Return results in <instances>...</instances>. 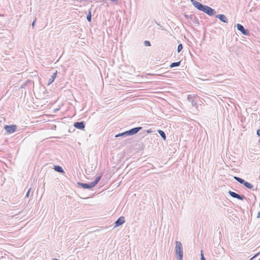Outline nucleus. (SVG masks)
Here are the masks:
<instances>
[{"mask_svg":"<svg viewBox=\"0 0 260 260\" xmlns=\"http://www.w3.org/2000/svg\"><path fill=\"white\" fill-rule=\"evenodd\" d=\"M228 193L233 198H236L239 200L242 201L246 199V197L244 195H240L232 191H229Z\"/></svg>","mask_w":260,"mask_h":260,"instance_id":"obj_7","label":"nucleus"},{"mask_svg":"<svg viewBox=\"0 0 260 260\" xmlns=\"http://www.w3.org/2000/svg\"><path fill=\"white\" fill-rule=\"evenodd\" d=\"M31 82V81L30 80H27V81H26L23 84H22L21 86V88H25V86H27V84L28 83H29L30 82Z\"/></svg>","mask_w":260,"mask_h":260,"instance_id":"obj_23","label":"nucleus"},{"mask_svg":"<svg viewBox=\"0 0 260 260\" xmlns=\"http://www.w3.org/2000/svg\"><path fill=\"white\" fill-rule=\"evenodd\" d=\"M54 169L55 171H56L57 172L61 173H64V170H63L62 167L59 166H54Z\"/></svg>","mask_w":260,"mask_h":260,"instance_id":"obj_16","label":"nucleus"},{"mask_svg":"<svg viewBox=\"0 0 260 260\" xmlns=\"http://www.w3.org/2000/svg\"><path fill=\"white\" fill-rule=\"evenodd\" d=\"M158 133L160 135L161 137L164 140H166V136L164 131L159 129V130H158Z\"/></svg>","mask_w":260,"mask_h":260,"instance_id":"obj_19","label":"nucleus"},{"mask_svg":"<svg viewBox=\"0 0 260 260\" xmlns=\"http://www.w3.org/2000/svg\"><path fill=\"white\" fill-rule=\"evenodd\" d=\"M36 20H37V18H35V20H34V21L32 22V27L34 28V26H35V23H36Z\"/></svg>","mask_w":260,"mask_h":260,"instance_id":"obj_28","label":"nucleus"},{"mask_svg":"<svg viewBox=\"0 0 260 260\" xmlns=\"http://www.w3.org/2000/svg\"><path fill=\"white\" fill-rule=\"evenodd\" d=\"M175 250L178 260H182L183 250L182 243L180 241H176Z\"/></svg>","mask_w":260,"mask_h":260,"instance_id":"obj_2","label":"nucleus"},{"mask_svg":"<svg viewBox=\"0 0 260 260\" xmlns=\"http://www.w3.org/2000/svg\"><path fill=\"white\" fill-rule=\"evenodd\" d=\"M84 121L76 122L74 123V126L77 129L82 130L85 128Z\"/></svg>","mask_w":260,"mask_h":260,"instance_id":"obj_11","label":"nucleus"},{"mask_svg":"<svg viewBox=\"0 0 260 260\" xmlns=\"http://www.w3.org/2000/svg\"><path fill=\"white\" fill-rule=\"evenodd\" d=\"M152 131L151 129H148L147 131V133H151Z\"/></svg>","mask_w":260,"mask_h":260,"instance_id":"obj_31","label":"nucleus"},{"mask_svg":"<svg viewBox=\"0 0 260 260\" xmlns=\"http://www.w3.org/2000/svg\"><path fill=\"white\" fill-rule=\"evenodd\" d=\"M183 49V46L181 44L178 45L177 47V52L178 53L180 52L182 49Z\"/></svg>","mask_w":260,"mask_h":260,"instance_id":"obj_25","label":"nucleus"},{"mask_svg":"<svg viewBox=\"0 0 260 260\" xmlns=\"http://www.w3.org/2000/svg\"><path fill=\"white\" fill-rule=\"evenodd\" d=\"M257 255H258V254H255L253 257H252L249 260H253L255 257H256L257 256Z\"/></svg>","mask_w":260,"mask_h":260,"instance_id":"obj_30","label":"nucleus"},{"mask_svg":"<svg viewBox=\"0 0 260 260\" xmlns=\"http://www.w3.org/2000/svg\"><path fill=\"white\" fill-rule=\"evenodd\" d=\"M202 11L206 13L207 15L210 16L214 15L216 13V12L214 9L206 5L204 6L203 9H202Z\"/></svg>","mask_w":260,"mask_h":260,"instance_id":"obj_3","label":"nucleus"},{"mask_svg":"<svg viewBox=\"0 0 260 260\" xmlns=\"http://www.w3.org/2000/svg\"><path fill=\"white\" fill-rule=\"evenodd\" d=\"M237 28L244 35L249 36L250 35L249 30L248 29H246L244 27L240 24L238 23L237 24Z\"/></svg>","mask_w":260,"mask_h":260,"instance_id":"obj_6","label":"nucleus"},{"mask_svg":"<svg viewBox=\"0 0 260 260\" xmlns=\"http://www.w3.org/2000/svg\"><path fill=\"white\" fill-rule=\"evenodd\" d=\"M201 260H206V258H205V257L204 256L202 250L201 251Z\"/></svg>","mask_w":260,"mask_h":260,"instance_id":"obj_27","label":"nucleus"},{"mask_svg":"<svg viewBox=\"0 0 260 260\" xmlns=\"http://www.w3.org/2000/svg\"><path fill=\"white\" fill-rule=\"evenodd\" d=\"M4 129L9 134H12L16 132L17 126L14 124L12 125H6L4 126Z\"/></svg>","mask_w":260,"mask_h":260,"instance_id":"obj_4","label":"nucleus"},{"mask_svg":"<svg viewBox=\"0 0 260 260\" xmlns=\"http://www.w3.org/2000/svg\"><path fill=\"white\" fill-rule=\"evenodd\" d=\"M216 18H218L221 21L224 22V23H228V20L226 16L223 14H218L216 16Z\"/></svg>","mask_w":260,"mask_h":260,"instance_id":"obj_14","label":"nucleus"},{"mask_svg":"<svg viewBox=\"0 0 260 260\" xmlns=\"http://www.w3.org/2000/svg\"><path fill=\"white\" fill-rule=\"evenodd\" d=\"M127 131L124 132H123V133H119L117 135H116L115 136V137L116 138H117V137H125V136H129L128 135V134H127Z\"/></svg>","mask_w":260,"mask_h":260,"instance_id":"obj_18","label":"nucleus"},{"mask_svg":"<svg viewBox=\"0 0 260 260\" xmlns=\"http://www.w3.org/2000/svg\"><path fill=\"white\" fill-rule=\"evenodd\" d=\"M191 4L192 5L196 8L197 9H198L200 11H202V9H203L204 6L202 4L200 3V2L196 1V0H191L190 1Z\"/></svg>","mask_w":260,"mask_h":260,"instance_id":"obj_9","label":"nucleus"},{"mask_svg":"<svg viewBox=\"0 0 260 260\" xmlns=\"http://www.w3.org/2000/svg\"><path fill=\"white\" fill-rule=\"evenodd\" d=\"M234 178L235 180H236L237 181L239 182L240 184H242L243 185L244 184L245 182H246V181L244 180L243 179H242L240 177H239L234 176Z\"/></svg>","mask_w":260,"mask_h":260,"instance_id":"obj_17","label":"nucleus"},{"mask_svg":"<svg viewBox=\"0 0 260 260\" xmlns=\"http://www.w3.org/2000/svg\"><path fill=\"white\" fill-rule=\"evenodd\" d=\"M125 222L124 217L123 216H120L117 219L115 222V227L119 226Z\"/></svg>","mask_w":260,"mask_h":260,"instance_id":"obj_12","label":"nucleus"},{"mask_svg":"<svg viewBox=\"0 0 260 260\" xmlns=\"http://www.w3.org/2000/svg\"><path fill=\"white\" fill-rule=\"evenodd\" d=\"M57 76V71L56 72L54 73L51 77L49 78L48 81V85H50L52 83H53L55 80V79L56 78Z\"/></svg>","mask_w":260,"mask_h":260,"instance_id":"obj_15","label":"nucleus"},{"mask_svg":"<svg viewBox=\"0 0 260 260\" xmlns=\"http://www.w3.org/2000/svg\"><path fill=\"white\" fill-rule=\"evenodd\" d=\"M103 173H101L99 176H98L95 180L89 183L78 182V185L84 189H90L95 186L100 181Z\"/></svg>","mask_w":260,"mask_h":260,"instance_id":"obj_1","label":"nucleus"},{"mask_svg":"<svg viewBox=\"0 0 260 260\" xmlns=\"http://www.w3.org/2000/svg\"><path fill=\"white\" fill-rule=\"evenodd\" d=\"M144 45L146 47H149V46H151V43L149 41H145L144 42Z\"/></svg>","mask_w":260,"mask_h":260,"instance_id":"obj_24","label":"nucleus"},{"mask_svg":"<svg viewBox=\"0 0 260 260\" xmlns=\"http://www.w3.org/2000/svg\"><path fill=\"white\" fill-rule=\"evenodd\" d=\"M256 134L258 136H260V129L257 130Z\"/></svg>","mask_w":260,"mask_h":260,"instance_id":"obj_29","label":"nucleus"},{"mask_svg":"<svg viewBox=\"0 0 260 260\" xmlns=\"http://www.w3.org/2000/svg\"><path fill=\"white\" fill-rule=\"evenodd\" d=\"M195 96L192 95H188L187 99L189 102H191V105L193 107H197V101L194 100Z\"/></svg>","mask_w":260,"mask_h":260,"instance_id":"obj_13","label":"nucleus"},{"mask_svg":"<svg viewBox=\"0 0 260 260\" xmlns=\"http://www.w3.org/2000/svg\"><path fill=\"white\" fill-rule=\"evenodd\" d=\"M184 16L186 19L192 21L194 23L196 24L197 25H200L199 19L197 18V17L194 15H188L187 14H185L184 15Z\"/></svg>","mask_w":260,"mask_h":260,"instance_id":"obj_5","label":"nucleus"},{"mask_svg":"<svg viewBox=\"0 0 260 260\" xmlns=\"http://www.w3.org/2000/svg\"><path fill=\"white\" fill-rule=\"evenodd\" d=\"M244 186L248 189H251L253 188V186L251 183L246 181L244 184Z\"/></svg>","mask_w":260,"mask_h":260,"instance_id":"obj_21","label":"nucleus"},{"mask_svg":"<svg viewBox=\"0 0 260 260\" xmlns=\"http://www.w3.org/2000/svg\"><path fill=\"white\" fill-rule=\"evenodd\" d=\"M180 63H181V61L173 62L170 64V67L171 68H173L174 67H178L180 65Z\"/></svg>","mask_w":260,"mask_h":260,"instance_id":"obj_20","label":"nucleus"},{"mask_svg":"<svg viewBox=\"0 0 260 260\" xmlns=\"http://www.w3.org/2000/svg\"><path fill=\"white\" fill-rule=\"evenodd\" d=\"M52 260H59V259H57V258H53V259H52Z\"/></svg>","mask_w":260,"mask_h":260,"instance_id":"obj_32","label":"nucleus"},{"mask_svg":"<svg viewBox=\"0 0 260 260\" xmlns=\"http://www.w3.org/2000/svg\"><path fill=\"white\" fill-rule=\"evenodd\" d=\"M30 190H31V188H30L28 190V191H27V193H26V195H25V198H28V197H29V193H30Z\"/></svg>","mask_w":260,"mask_h":260,"instance_id":"obj_26","label":"nucleus"},{"mask_svg":"<svg viewBox=\"0 0 260 260\" xmlns=\"http://www.w3.org/2000/svg\"><path fill=\"white\" fill-rule=\"evenodd\" d=\"M228 193L233 198H236L239 200L242 201L246 199V197L244 195H240L232 191H229Z\"/></svg>","mask_w":260,"mask_h":260,"instance_id":"obj_8","label":"nucleus"},{"mask_svg":"<svg viewBox=\"0 0 260 260\" xmlns=\"http://www.w3.org/2000/svg\"><path fill=\"white\" fill-rule=\"evenodd\" d=\"M142 129V127H136L133 128L128 131H127V134H128L129 136H132L138 133L141 129Z\"/></svg>","mask_w":260,"mask_h":260,"instance_id":"obj_10","label":"nucleus"},{"mask_svg":"<svg viewBox=\"0 0 260 260\" xmlns=\"http://www.w3.org/2000/svg\"><path fill=\"white\" fill-rule=\"evenodd\" d=\"M91 17H92V15H91V11L90 10L87 15V20L88 22H91Z\"/></svg>","mask_w":260,"mask_h":260,"instance_id":"obj_22","label":"nucleus"}]
</instances>
